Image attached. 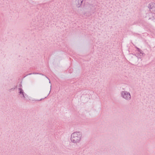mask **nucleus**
Here are the masks:
<instances>
[{
    "instance_id": "1",
    "label": "nucleus",
    "mask_w": 155,
    "mask_h": 155,
    "mask_svg": "<svg viewBox=\"0 0 155 155\" xmlns=\"http://www.w3.org/2000/svg\"><path fill=\"white\" fill-rule=\"evenodd\" d=\"M71 138L73 142H77L80 139L81 135L79 133H74L72 134Z\"/></svg>"
},
{
    "instance_id": "2",
    "label": "nucleus",
    "mask_w": 155,
    "mask_h": 155,
    "mask_svg": "<svg viewBox=\"0 0 155 155\" xmlns=\"http://www.w3.org/2000/svg\"><path fill=\"white\" fill-rule=\"evenodd\" d=\"M122 94L123 97L127 99H130V95L129 93L125 92H123Z\"/></svg>"
},
{
    "instance_id": "3",
    "label": "nucleus",
    "mask_w": 155,
    "mask_h": 155,
    "mask_svg": "<svg viewBox=\"0 0 155 155\" xmlns=\"http://www.w3.org/2000/svg\"><path fill=\"white\" fill-rule=\"evenodd\" d=\"M19 90L20 91V93H23V92H22V91L21 89H19Z\"/></svg>"
}]
</instances>
